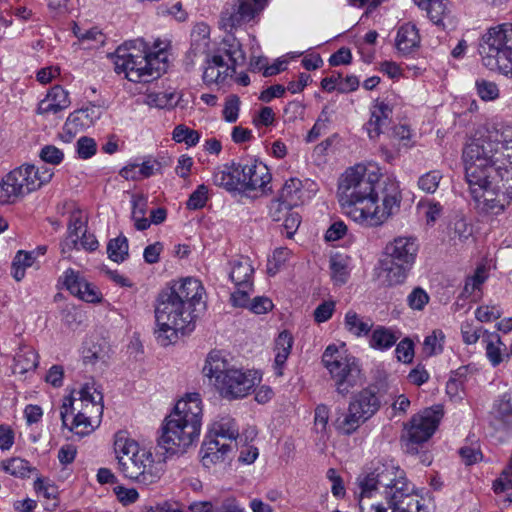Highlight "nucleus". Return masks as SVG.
<instances>
[{
    "label": "nucleus",
    "mask_w": 512,
    "mask_h": 512,
    "mask_svg": "<svg viewBox=\"0 0 512 512\" xmlns=\"http://www.w3.org/2000/svg\"><path fill=\"white\" fill-rule=\"evenodd\" d=\"M465 175L476 209L498 215L512 199V125L479 128L463 151Z\"/></svg>",
    "instance_id": "f257e3e1"
},
{
    "label": "nucleus",
    "mask_w": 512,
    "mask_h": 512,
    "mask_svg": "<svg viewBox=\"0 0 512 512\" xmlns=\"http://www.w3.org/2000/svg\"><path fill=\"white\" fill-rule=\"evenodd\" d=\"M380 174L363 164L346 169L338 181L337 198L344 213L355 223L377 228L395 216L402 192L395 179L379 183Z\"/></svg>",
    "instance_id": "f03ea898"
},
{
    "label": "nucleus",
    "mask_w": 512,
    "mask_h": 512,
    "mask_svg": "<svg viewBox=\"0 0 512 512\" xmlns=\"http://www.w3.org/2000/svg\"><path fill=\"white\" fill-rule=\"evenodd\" d=\"M360 512H420L421 503L404 470L386 463L359 476Z\"/></svg>",
    "instance_id": "7ed1b4c3"
},
{
    "label": "nucleus",
    "mask_w": 512,
    "mask_h": 512,
    "mask_svg": "<svg viewBox=\"0 0 512 512\" xmlns=\"http://www.w3.org/2000/svg\"><path fill=\"white\" fill-rule=\"evenodd\" d=\"M155 43L151 50L143 39L125 42L116 50L115 71L131 82H149L160 77L167 69V44Z\"/></svg>",
    "instance_id": "20e7f679"
},
{
    "label": "nucleus",
    "mask_w": 512,
    "mask_h": 512,
    "mask_svg": "<svg viewBox=\"0 0 512 512\" xmlns=\"http://www.w3.org/2000/svg\"><path fill=\"white\" fill-rule=\"evenodd\" d=\"M103 408V395L95 383H85L64 397L60 410L62 426L78 435H87L99 425Z\"/></svg>",
    "instance_id": "39448f33"
},
{
    "label": "nucleus",
    "mask_w": 512,
    "mask_h": 512,
    "mask_svg": "<svg viewBox=\"0 0 512 512\" xmlns=\"http://www.w3.org/2000/svg\"><path fill=\"white\" fill-rule=\"evenodd\" d=\"M114 453L118 469L126 478L143 485L153 484L161 478L162 467L155 462L152 451L141 447L127 432L115 434Z\"/></svg>",
    "instance_id": "423d86ee"
},
{
    "label": "nucleus",
    "mask_w": 512,
    "mask_h": 512,
    "mask_svg": "<svg viewBox=\"0 0 512 512\" xmlns=\"http://www.w3.org/2000/svg\"><path fill=\"white\" fill-rule=\"evenodd\" d=\"M203 372L210 379L214 378L216 389L226 399L246 397L261 381L257 371L232 366L219 351L209 353Z\"/></svg>",
    "instance_id": "0eeeda50"
},
{
    "label": "nucleus",
    "mask_w": 512,
    "mask_h": 512,
    "mask_svg": "<svg viewBox=\"0 0 512 512\" xmlns=\"http://www.w3.org/2000/svg\"><path fill=\"white\" fill-rule=\"evenodd\" d=\"M195 312L167 292H162L155 308L157 341L162 346H168L178 339V333L193 329Z\"/></svg>",
    "instance_id": "6e6552de"
},
{
    "label": "nucleus",
    "mask_w": 512,
    "mask_h": 512,
    "mask_svg": "<svg viewBox=\"0 0 512 512\" xmlns=\"http://www.w3.org/2000/svg\"><path fill=\"white\" fill-rule=\"evenodd\" d=\"M53 175V169L44 165L23 164L13 169L0 181V204L16 203L48 184Z\"/></svg>",
    "instance_id": "1a4fd4ad"
},
{
    "label": "nucleus",
    "mask_w": 512,
    "mask_h": 512,
    "mask_svg": "<svg viewBox=\"0 0 512 512\" xmlns=\"http://www.w3.org/2000/svg\"><path fill=\"white\" fill-rule=\"evenodd\" d=\"M479 52L488 69L512 78V23L489 28L481 38Z\"/></svg>",
    "instance_id": "9d476101"
},
{
    "label": "nucleus",
    "mask_w": 512,
    "mask_h": 512,
    "mask_svg": "<svg viewBox=\"0 0 512 512\" xmlns=\"http://www.w3.org/2000/svg\"><path fill=\"white\" fill-rule=\"evenodd\" d=\"M245 59L238 39L228 33L213 54L205 57L202 80L206 85L224 84L235 73L236 66Z\"/></svg>",
    "instance_id": "9b49d317"
},
{
    "label": "nucleus",
    "mask_w": 512,
    "mask_h": 512,
    "mask_svg": "<svg viewBox=\"0 0 512 512\" xmlns=\"http://www.w3.org/2000/svg\"><path fill=\"white\" fill-rule=\"evenodd\" d=\"M322 363L335 382L336 392L343 397L363 383L357 359L335 345H329L325 349Z\"/></svg>",
    "instance_id": "f8f14e48"
},
{
    "label": "nucleus",
    "mask_w": 512,
    "mask_h": 512,
    "mask_svg": "<svg viewBox=\"0 0 512 512\" xmlns=\"http://www.w3.org/2000/svg\"><path fill=\"white\" fill-rule=\"evenodd\" d=\"M386 259L383 269L390 285L402 283L415 263L418 253L416 238L398 236L389 241L384 249Z\"/></svg>",
    "instance_id": "ddd939ff"
},
{
    "label": "nucleus",
    "mask_w": 512,
    "mask_h": 512,
    "mask_svg": "<svg viewBox=\"0 0 512 512\" xmlns=\"http://www.w3.org/2000/svg\"><path fill=\"white\" fill-rule=\"evenodd\" d=\"M161 431L159 446L167 453L179 454L198 441L201 428L170 414L165 418Z\"/></svg>",
    "instance_id": "4468645a"
},
{
    "label": "nucleus",
    "mask_w": 512,
    "mask_h": 512,
    "mask_svg": "<svg viewBox=\"0 0 512 512\" xmlns=\"http://www.w3.org/2000/svg\"><path fill=\"white\" fill-rule=\"evenodd\" d=\"M379 408L380 400L376 393L368 388L363 389L352 397L347 413L335 420V428L342 434L350 435L370 419Z\"/></svg>",
    "instance_id": "2eb2a0df"
},
{
    "label": "nucleus",
    "mask_w": 512,
    "mask_h": 512,
    "mask_svg": "<svg viewBox=\"0 0 512 512\" xmlns=\"http://www.w3.org/2000/svg\"><path fill=\"white\" fill-rule=\"evenodd\" d=\"M443 416L441 407L434 406L415 414L405 424L403 439L409 444H422L429 440L436 431Z\"/></svg>",
    "instance_id": "dca6fc26"
},
{
    "label": "nucleus",
    "mask_w": 512,
    "mask_h": 512,
    "mask_svg": "<svg viewBox=\"0 0 512 512\" xmlns=\"http://www.w3.org/2000/svg\"><path fill=\"white\" fill-rule=\"evenodd\" d=\"M101 115L102 109L97 105H88L73 111L64 123L62 137L67 142L71 141L77 134L92 127Z\"/></svg>",
    "instance_id": "f3484780"
},
{
    "label": "nucleus",
    "mask_w": 512,
    "mask_h": 512,
    "mask_svg": "<svg viewBox=\"0 0 512 512\" xmlns=\"http://www.w3.org/2000/svg\"><path fill=\"white\" fill-rule=\"evenodd\" d=\"M266 4L267 0H241L236 9L222 12L220 25L226 30H232L242 23L252 20L264 9Z\"/></svg>",
    "instance_id": "a211bd4d"
},
{
    "label": "nucleus",
    "mask_w": 512,
    "mask_h": 512,
    "mask_svg": "<svg viewBox=\"0 0 512 512\" xmlns=\"http://www.w3.org/2000/svg\"><path fill=\"white\" fill-rule=\"evenodd\" d=\"M240 165L242 192L264 191L272 177L268 167L259 161H248Z\"/></svg>",
    "instance_id": "6ab92c4d"
},
{
    "label": "nucleus",
    "mask_w": 512,
    "mask_h": 512,
    "mask_svg": "<svg viewBox=\"0 0 512 512\" xmlns=\"http://www.w3.org/2000/svg\"><path fill=\"white\" fill-rule=\"evenodd\" d=\"M166 292L185 306H189L193 312H196L197 306L204 305V288L201 282L195 278L182 279Z\"/></svg>",
    "instance_id": "aec40b11"
},
{
    "label": "nucleus",
    "mask_w": 512,
    "mask_h": 512,
    "mask_svg": "<svg viewBox=\"0 0 512 512\" xmlns=\"http://www.w3.org/2000/svg\"><path fill=\"white\" fill-rule=\"evenodd\" d=\"M61 281L71 294L85 302L96 303L101 300L100 291L73 269H67L61 276Z\"/></svg>",
    "instance_id": "412c9836"
},
{
    "label": "nucleus",
    "mask_w": 512,
    "mask_h": 512,
    "mask_svg": "<svg viewBox=\"0 0 512 512\" xmlns=\"http://www.w3.org/2000/svg\"><path fill=\"white\" fill-rule=\"evenodd\" d=\"M171 415L201 428L203 417V403L199 393H186L179 399Z\"/></svg>",
    "instance_id": "4be33fe9"
},
{
    "label": "nucleus",
    "mask_w": 512,
    "mask_h": 512,
    "mask_svg": "<svg viewBox=\"0 0 512 512\" xmlns=\"http://www.w3.org/2000/svg\"><path fill=\"white\" fill-rule=\"evenodd\" d=\"M87 214L80 208L74 207L69 214L67 236L61 243V254L71 259L73 248H78V235L86 230Z\"/></svg>",
    "instance_id": "5701e85b"
},
{
    "label": "nucleus",
    "mask_w": 512,
    "mask_h": 512,
    "mask_svg": "<svg viewBox=\"0 0 512 512\" xmlns=\"http://www.w3.org/2000/svg\"><path fill=\"white\" fill-rule=\"evenodd\" d=\"M210 51V27L204 22L196 23L191 30L190 49L187 58L190 59L191 65H194L197 58L208 56Z\"/></svg>",
    "instance_id": "b1692460"
},
{
    "label": "nucleus",
    "mask_w": 512,
    "mask_h": 512,
    "mask_svg": "<svg viewBox=\"0 0 512 512\" xmlns=\"http://www.w3.org/2000/svg\"><path fill=\"white\" fill-rule=\"evenodd\" d=\"M392 107L384 100L376 99L370 108L366 130L371 139L377 138L390 124Z\"/></svg>",
    "instance_id": "393cba45"
},
{
    "label": "nucleus",
    "mask_w": 512,
    "mask_h": 512,
    "mask_svg": "<svg viewBox=\"0 0 512 512\" xmlns=\"http://www.w3.org/2000/svg\"><path fill=\"white\" fill-rule=\"evenodd\" d=\"M71 104L69 93L59 85L53 86L44 99L38 103L37 114L41 116L55 115Z\"/></svg>",
    "instance_id": "a878e982"
},
{
    "label": "nucleus",
    "mask_w": 512,
    "mask_h": 512,
    "mask_svg": "<svg viewBox=\"0 0 512 512\" xmlns=\"http://www.w3.org/2000/svg\"><path fill=\"white\" fill-rule=\"evenodd\" d=\"M236 448L235 444L221 441L220 439H209L205 441L202 452V463L205 467H211L225 462Z\"/></svg>",
    "instance_id": "bb28decb"
},
{
    "label": "nucleus",
    "mask_w": 512,
    "mask_h": 512,
    "mask_svg": "<svg viewBox=\"0 0 512 512\" xmlns=\"http://www.w3.org/2000/svg\"><path fill=\"white\" fill-rule=\"evenodd\" d=\"M239 436V427L234 418L229 415L216 417L209 426L210 439H220L235 444Z\"/></svg>",
    "instance_id": "cd10ccee"
},
{
    "label": "nucleus",
    "mask_w": 512,
    "mask_h": 512,
    "mask_svg": "<svg viewBox=\"0 0 512 512\" xmlns=\"http://www.w3.org/2000/svg\"><path fill=\"white\" fill-rule=\"evenodd\" d=\"M420 41L421 38L416 26L411 23H405L397 30L395 47L402 55H408L419 48Z\"/></svg>",
    "instance_id": "c85d7f7f"
},
{
    "label": "nucleus",
    "mask_w": 512,
    "mask_h": 512,
    "mask_svg": "<svg viewBox=\"0 0 512 512\" xmlns=\"http://www.w3.org/2000/svg\"><path fill=\"white\" fill-rule=\"evenodd\" d=\"M213 182L228 191H242L240 165L216 170L213 174Z\"/></svg>",
    "instance_id": "c756f323"
},
{
    "label": "nucleus",
    "mask_w": 512,
    "mask_h": 512,
    "mask_svg": "<svg viewBox=\"0 0 512 512\" xmlns=\"http://www.w3.org/2000/svg\"><path fill=\"white\" fill-rule=\"evenodd\" d=\"M293 346V337L287 332H281L278 337L275 339L274 345V370L277 376L283 375L284 365L291 353Z\"/></svg>",
    "instance_id": "7c9ffc66"
},
{
    "label": "nucleus",
    "mask_w": 512,
    "mask_h": 512,
    "mask_svg": "<svg viewBox=\"0 0 512 512\" xmlns=\"http://www.w3.org/2000/svg\"><path fill=\"white\" fill-rule=\"evenodd\" d=\"M489 278V268L486 264H479L471 275L465 279L461 295L465 298L482 295V286Z\"/></svg>",
    "instance_id": "2f4dec72"
},
{
    "label": "nucleus",
    "mask_w": 512,
    "mask_h": 512,
    "mask_svg": "<svg viewBox=\"0 0 512 512\" xmlns=\"http://www.w3.org/2000/svg\"><path fill=\"white\" fill-rule=\"evenodd\" d=\"M160 168L156 160L142 163H130L120 170V175L126 180H141L154 175Z\"/></svg>",
    "instance_id": "473e14b6"
},
{
    "label": "nucleus",
    "mask_w": 512,
    "mask_h": 512,
    "mask_svg": "<svg viewBox=\"0 0 512 512\" xmlns=\"http://www.w3.org/2000/svg\"><path fill=\"white\" fill-rule=\"evenodd\" d=\"M482 343L485 345L486 357L492 366H498L504 358L505 345L497 333L484 331Z\"/></svg>",
    "instance_id": "72a5a7b5"
},
{
    "label": "nucleus",
    "mask_w": 512,
    "mask_h": 512,
    "mask_svg": "<svg viewBox=\"0 0 512 512\" xmlns=\"http://www.w3.org/2000/svg\"><path fill=\"white\" fill-rule=\"evenodd\" d=\"M0 469L11 476L21 479L29 478L32 474L37 475V468L21 457L2 460L0 462Z\"/></svg>",
    "instance_id": "f704fd0d"
},
{
    "label": "nucleus",
    "mask_w": 512,
    "mask_h": 512,
    "mask_svg": "<svg viewBox=\"0 0 512 512\" xmlns=\"http://www.w3.org/2000/svg\"><path fill=\"white\" fill-rule=\"evenodd\" d=\"M252 274L253 267L248 258L242 257L232 262L230 279L235 286L248 287V285H252Z\"/></svg>",
    "instance_id": "c9c22d12"
},
{
    "label": "nucleus",
    "mask_w": 512,
    "mask_h": 512,
    "mask_svg": "<svg viewBox=\"0 0 512 512\" xmlns=\"http://www.w3.org/2000/svg\"><path fill=\"white\" fill-rule=\"evenodd\" d=\"M344 325L346 330L356 337L367 336L373 327L370 319H364L355 311H348L345 314Z\"/></svg>",
    "instance_id": "e433bc0d"
},
{
    "label": "nucleus",
    "mask_w": 512,
    "mask_h": 512,
    "mask_svg": "<svg viewBox=\"0 0 512 512\" xmlns=\"http://www.w3.org/2000/svg\"><path fill=\"white\" fill-rule=\"evenodd\" d=\"M398 338L399 337L391 329L384 326H377L372 331L369 346L376 350H387L396 343Z\"/></svg>",
    "instance_id": "4c0bfd02"
},
{
    "label": "nucleus",
    "mask_w": 512,
    "mask_h": 512,
    "mask_svg": "<svg viewBox=\"0 0 512 512\" xmlns=\"http://www.w3.org/2000/svg\"><path fill=\"white\" fill-rule=\"evenodd\" d=\"M282 201H286L289 205L298 206L303 203L304 191L302 181L298 178H290L287 180L279 194Z\"/></svg>",
    "instance_id": "58836bf2"
},
{
    "label": "nucleus",
    "mask_w": 512,
    "mask_h": 512,
    "mask_svg": "<svg viewBox=\"0 0 512 512\" xmlns=\"http://www.w3.org/2000/svg\"><path fill=\"white\" fill-rule=\"evenodd\" d=\"M36 260L35 252L18 251L12 262V276L16 281L25 277V271Z\"/></svg>",
    "instance_id": "ea45409f"
},
{
    "label": "nucleus",
    "mask_w": 512,
    "mask_h": 512,
    "mask_svg": "<svg viewBox=\"0 0 512 512\" xmlns=\"http://www.w3.org/2000/svg\"><path fill=\"white\" fill-rule=\"evenodd\" d=\"M38 366V355L32 350L23 351L15 357L13 366V372L15 374H25L29 371H33Z\"/></svg>",
    "instance_id": "a19ab883"
},
{
    "label": "nucleus",
    "mask_w": 512,
    "mask_h": 512,
    "mask_svg": "<svg viewBox=\"0 0 512 512\" xmlns=\"http://www.w3.org/2000/svg\"><path fill=\"white\" fill-rule=\"evenodd\" d=\"M128 240L125 236H118L111 239L107 245V254L110 260L116 263L124 262L128 257Z\"/></svg>",
    "instance_id": "79ce46f5"
},
{
    "label": "nucleus",
    "mask_w": 512,
    "mask_h": 512,
    "mask_svg": "<svg viewBox=\"0 0 512 512\" xmlns=\"http://www.w3.org/2000/svg\"><path fill=\"white\" fill-rule=\"evenodd\" d=\"M493 414L504 422L512 420V390L504 392L495 400Z\"/></svg>",
    "instance_id": "37998d69"
},
{
    "label": "nucleus",
    "mask_w": 512,
    "mask_h": 512,
    "mask_svg": "<svg viewBox=\"0 0 512 512\" xmlns=\"http://www.w3.org/2000/svg\"><path fill=\"white\" fill-rule=\"evenodd\" d=\"M421 8L427 11V15L433 23L440 24L450 13V2L448 0H431Z\"/></svg>",
    "instance_id": "c03bdc74"
},
{
    "label": "nucleus",
    "mask_w": 512,
    "mask_h": 512,
    "mask_svg": "<svg viewBox=\"0 0 512 512\" xmlns=\"http://www.w3.org/2000/svg\"><path fill=\"white\" fill-rule=\"evenodd\" d=\"M443 178V174L440 170H431L421 175L418 179V188L427 193L434 194Z\"/></svg>",
    "instance_id": "a18cd8bd"
},
{
    "label": "nucleus",
    "mask_w": 512,
    "mask_h": 512,
    "mask_svg": "<svg viewBox=\"0 0 512 512\" xmlns=\"http://www.w3.org/2000/svg\"><path fill=\"white\" fill-rule=\"evenodd\" d=\"M172 139L178 143L195 146L200 140V134L185 125H177L173 130Z\"/></svg>",
    "instance_id": "49530a36"
},
{
    "label": "nucleus",
    "mask_w": 512,
    "mask_h": 512,
    "mask_svg": "<svg viewBox=\"0 0 512 512\" xmlns=\"http://www.w3.org/2000/svg\"><path fill=\"white\" fill-rule=\"evenodd\" d=\"M291 251L288 248L280 247L273 251L271 257L268 258L267 272L269 275H275L290 258Z\"/></svg>",
    "instance_id": "de8ad7c7"
},
{
    "label": "nucleus",
    "mask_w": 512,
    "mask_h": 512,
    "mask_svg": "<svg viewBox=\"0 0 512 512\" xmlns=\"http://www.w3.org/2000/svg\"><path fill=\"white\" fill-rule=\"evenodd\" d=\"M331 278L336 284H344L348 278L346 261L340 256H333L330 259Z\"/></svg>",
    "instance_id": "09e8293b"
},
{
    "label": "nucleus",
    "mask_w": 512,
    "mask_h": 512,
    "mask_svg": "<svg viewBox=\"0 0 512 512\" xmlns=\"http://www.w3.org/2000/svg\"><path fill=\"white\" fill-rule=\"evenodd\" d=\"M417 209L423 213L427 224H434L442 214V206L433 200L420 201Z\"/></svg>",
    "instance_id": "8fccbe9b"
},
{
    "label": "nucleus",
    "mask_w": 512,
    "mask_h": 512,
    "mask_svg": "<svg viewBox=\"0 0 512 512\" xmlns=\"http://www.w3.org/2000/svg\"><path fill=\"white\" fill-rule=\"evenodd\" d=\"M328 421H329V408L320 404L315 409L314 414V427L318 434H321V438L328 436Z\"/></svg>",
    "instance_id": "3c124183"
},
{
    "label": "nucleus",
    "mask_w": 512,
    "mask_h": 512,
    "mask_svg": "<svg viewBox=\"0 0 512 512\" xmlns=\"http://www.w3.org/2000/svg\"><path fill=\"white\" fill-rule=\"evenodd\" d=\"M475 318L481 323H489L502 316V310L497 305H481L474 312Z\"/></svg>",
    "instance_id": "603ef678"
},
{
    "label": "nucleus",
    "mask_w": 512,
    "mask_h": 512,
    "mask_svg": "<svg viewBox=\"0 0 512 512\" xmlns=\"http://www.w3.org/2000/svg\"><path fill=\"white\" fill-rule=\"evenodd\" d=\"M76 151L80 159L86 160L97 152V144L91 137L82 136L76 142Z\"/></svg>",
    "instance_id": "864d4df0"
},
{
    "label": "nucleus",
    "mask_w": 512,
    "mask_h": 512,
    "mask_svg": "<svg viewBox=\"0 0 512 512\" xmlns=\"http://www.w3.org/2000/svg\"><path fill=\"white\" fill-rule=\"evenodd\" d=\"M476 89L477 94L484 101H493L499 97V89L494 82L478 80L476 81Z\"/></svg>",
    "instance_id": "5fc2aeb1"
},
{
    "label": "nucleus",
    "mask_w": 512,
    "mask_h": 512,
    "mask_svg": "<svg viewBox=\"0 0 512 512\" xmlns=\"http://www.w3.org/2000/svg\"><path fill=\"white\" fill-rule=\"evenodd\" d=\"M240 99L237 95H229L224 104L223 117L229 123H234L239 117Z\"/></svg>",
    "instance_id": "6e6d98bb"
},
{
    "label": "nucleus",
    "mask_w": 512,
    "mask_h": 512,
    "mask_svg": "<svg viewBox=\"0 0 512 512\" xmlns=\"http://www.w3.org/2000/svg\"><path fill=\"white\" fill-rule=\"evenodd\" d=\"M472 236V227L462 218L456 219L451 228V239L465 242Z\"/></svg>",
    "instance_id": "4d7b16f0"
},
{
    "label": "nucleus",
    "mask_w": 512,
    "mask_h": 512,
    "mask_svg": "<svg viewBox=\"0 0 512 512\" xmlns=\"http://www.w3.org/2000/svg\"><path fill=\"white\" fill-rule=\"evenodd\" d=\"M295 207L294 205H289L288 202L282 201L280 197L273 200L269 205V215L273 221H281L291 209Z\"/></svg>",
    "instance_id": "13d9d810"
},
{
    "label": "nucleus",
    "mask_w": 512,
    "mask_h": 512,
    "mask_svg": "<svg viewBox=\"0 0 512 512\" xmlns=\"http://www.w3.org/2000/svg\"><path fill=\"white\" fill-rule=\"evenodd\" d=\"M208 200V188L205 185H199L197 189L190 195L187 201V208L190 210L201 209L206 205Z\"/></svg>",
    "instance_id": "bf43d9fd"
},
{
    "label": "nucleus",
    "mask_w": 512,
    "mask_h": 512,
    "mask_svg": "<svg viewBox=\"0 0 512 512\" xmlns=\"http://www.w3.org/2000/svg\"><path fill=\"white\" fill-rule=\"evenodd\" d=\"M483 333L482 327H477L470 322H464L461 325L462 340L467 345L477 343Z\"/></svg>",
    "instance_id": "052dcab7"
},
{
    "label": "nucleus",
    "mask_w": 512,
    "mask_h": 512,
    "mask_svg": "<svg viewBox=\"0 0 512 512\" xmlns=\"http://www.w3.org/2000/svg\"><path fill=\"white\" fill-rule=\"evenodd\" d=\"M428 302V294L420 287L413 289L407 297V303L413 310H422Z\"/></svg>",
    "instance_id": "680f3d73"
},
{
    "label": "nucleus",
    "mask_w": 512,
    "mask_h": 512,
    "mask_svg": "<svg viewBox=\"0 0 512 512\" xmlns=\"http://www.w3.org/2000/svg\"><path fill=\"white\" fill-rule=\"evenodd\" d=\"M39 157L45 163L58 165L62 162L64 153L54 145H46L41 149Z\"/></svg>",
    "instance_id": "e2e57ef3"
},
{
    "label": "nucleus",
    "mask_w": 512,
    "mask_h": 512,
    "mask_svg": "<svg viewBox=\"0 0 512 512\" xmlns=\"http://www.w3.org/2000/svg\"><path fill=\"white\" fill-rule=\"evenodd\" d=\"M252 291V285H248V287L236 286V290L231 294V302L233 306L248 308L251 302L250 294Z\"/></svg>",
    "instance_id": "0e129e2a"
},
{
    "label": "nucleus",
    "mask_w": 512,
    "mask_h": 512,
    "mask_svg": "<svg viewBox=\"0 0 512 512\" xmlns=\"http://www.w3.org/2000/svg\"><path fill=\"white\" fill-rule=\"evenodd\" d=\"M396 357L403 363H410L414 357V345L413 342L405 338L400 341L395 349Z\"/></svg>",
    "instance_id": "69168bd1"
},
{
    "label": "nucleus",
    "mask_w": 512,
    "mask_h": 512,
    "mask_svg": "<svg viewBox=\"0 0 512 512\" xmlns=\"http://www.w3.org/2000/svg\"><path fill=\"white\" fill-rule=\"evenodd\" d=\"M34 490L47 499H56L57 497V488L49 480L38 475L34 481Z\"/></svg>",
    "instance_id": "338daca9"
},
{
    "label": "nucleus",
    "mask_w": 512,
    "mask_h": 512,
    "mask_svg": "<svg viewBox=\"0 0 512 512\" xmlns=\"http://www.w3.org/2000/svg\"><path fill=\"white\" fill-rule=\"evenodd\" d=\"M335 310V302L333 301H325L321 303L314 310V319L317 323H323L329 320Z\"/></svg>",
    "instance_id": "774afa93"
}]
</instances>
